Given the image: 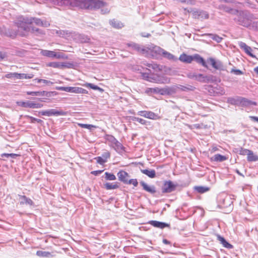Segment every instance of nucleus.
Returning a JSON list of instances; mask_svg holds the SVG:
<instances>
[{
    "instance_id": "obj_1",
    "label": "nucleus",
    "mask_w": 258,
    "mask_h": 258,
    "mask_svg": "<svg viewBox=\"0 0 258 258\" xmlns=\"http://www.w3.org/2000/svg\"><path fill=\"white\" fill-rule=\"evenodd\" d=\"M58 6L68 5L79 7L91 11L100 10L101 15H107L110 10L107 3L101 0H43Z\"/></svg>"
},
{
    "instance_id": "obj_2",
    "label": "nucleus",
    "mask_w": 258,
    "mask_h": 258,
    "mask_svg": "<svg viewBox=\"0 0 258 258\" xmlns=\"http://www.w3.org/2000/svg\"><path fill=\"white\" fill-rule=\"evenodd\" d=\"M38 26L47 27L50 25L49 23L46 21H42L40 19L34 17H18L15 23L18 27L19 30H23L21 34L22 36H26L29 33L36 35L44 34L43 31L33 26V23Z\"/></svg>"
},
{
    "instance_id": "obj_3",
    "label": "nucleus",
    "mask_w": 258,
    "mask_h": 258,
    "mask_svg": "<svg viewBox=\"0 0 258 258\" xmlns=\"http://www.w3.org/2000/svg\"><path fill=\"white\" fill-rule=\"evenodd\" d=\"M251 17H235L234 21L238 24L244 27H248L252 26L258 28V22H253L251 19Z\"/></svg>"
},
{
    "instance_id": "obj_4",
    "label": "nucleus",
    "mask_w": 258,
    "mask_h": 258,
    "mask_svg": "<svg viewBox=\"0 0 258 258\" xmlns=\"http://www.w3.org/2000/svg\"><path fill=\"white\" fill-rule=\"evenodd\" d=\"M178 185L177 183L171 180H165L161 187L162 192L163 194L171 193L175 190Z\"/></svg>"
},
{
    "instance_id": "obj_5",
    "label": "nucleus",
    "mask_w": 258,
    "mask_h": 258,
    "mask_svg": "<svg viewBox=\"0 0 258 258\" xmlns=\"http://www.w3.org/2000/svg\"><path fill=\"white\" fill-rule=\"evenodd\" d=\"M40 54L44 56L48 57L56 58H66L67 57L65 54L62 52L57 53L54 51L48 50H41Z\"/></svg>"
},
{
    "instance_id": "obj_6",
    "label": "nucleus",
    "mask_w": 258,
    "mask_h": 258,
    "mask_svg": "<svg viewBox=\"0 0 258 258\" xmlns=\"http://www.w3.org/2000/svg\"><path fill=\"white\" fill-rule=\"evenodd\" d=\"M39 113L41 115H46L48 116L65 115L67 114L66 112L62 110H56L54 109L41 111L39 112Z\"/></svg>"
},
{
    "instance_id": "obj_7",
    "label": "nucleus",
    "mask_w": 258,
    "mask_h": 258,
    "mask_svg": "<svg viewBox=\"0 0 258 258\" xmlns=\"http://www.w3.org/2000/svg\"><path fill=\"white\" fill-rule=\"evenodd\" d=\"M18 104L23 107H29L30 108H40L43 107V104L31 101H21L18 102Z\"/></svg>"
},
{
    "instance_id": "obj_8",
    "label": "nucleus",
    "mask_w": 258,
    "mask_h": 258,
    "mask_svg": "<svg viewBox=\"0 0 258 258\" xmlns=\"http://www.w3.org/2000/svg\"><path fill=\"white\" fill-rule=\"evenodd\" d=\"M196 81L204 83L213 82L216 81V77L211 75L205 76L201 74H198Z\"/></svg>"
},
{
    "instance_id": "obj_9",
    "label": "nucleus",
    "mask_w": 258,
    "mask_h": 258,
    "mask_svg": "<svg viewBox=\"0 0 258 258\" xmlns=\"http://www.w3.org/2000/svg\"><path fill=\"white\" fill-rule=\"evenodd\" d=\"M184 15H192L195 16H208V14H202V12L196 9L190 8L189 9L187 10L186 9H184Z\"/></svg>"
},
{
    "instance_id": "obj_10",
    "label": "nucleus",
    "mask_w": 258,
    "mask_h": 258,
    "mask_svg": "<svg viewBox=\"0 0 258 258\" xmlns=\"http://www.w3.org/2000/svg\"><path fill=\"white\" fill-rule=\"evenodd\" d=\"M138 114L151 119L158 118V115L150 111H140L138 112Z\"/></svg>"
},
{
    "instance_id": "obj_11",
    "label": "nucleus",
    "mask_w": 258,
    "mask_h": 258,
    "mask_svg": "<svg viewBox=\"0 0 258 258\" xmlns=\"http://www.w3.org/2000/svg\"><path fill=\"white\" fill-rule=\"evenodd\" d=\"M148 224L151 225L154 227L160 229H164L165 227H170V224L155 220H151L148 222Z\"/></svg>"
},
{
    "instance_id": "obj_12",
    "label": "nucleus",
    "mask_w": 258,
    "mask_h": 258,
    "mask_svg": "<svg viewBox=\"0 0 258 258\" xmlns=\"http://www.w3.org/2000/svg\"><path fill=\"white\" fill-rule=\"evenodd\" d=\"M128 46L131 47L133 50L137 51L138 52H140L142 54H145L147 52L146 49L143 47L141 46L139 44L132 42L127 44Z\"/></svg>"
},
{
    "instance_id": "obj_13",
    "label": "nucleus",
    "mask_w": 258,
    "mask_h": 258,
    "mask_svg": "<svg viewBox=\"0 0 258 258\" xmlns=\"http://www.w3.org/2000/svg\"><path fill=\"white\" fill-rule=\"evenodd\" d=\"M212 66L216 70H224L223 64L220 61L216 60L213 58H210L209 60Z\"/></svg>"
},
{
    "instance_id": "obj_14",
    "label": "nucleus",
    "mask_w": 258,
    "mask_h": 258,
    "mask_svg": "<svg viewBox=\"0 0 258 258\" xmlns=\"http://www.w3.org/2000/svg\"><path fill=\"white\" fill-rule=\"evenodd\" d=\"M117 176L119 181L126 184L130 175L125 171L120 170L117 173Z\"/></svg>"
},
{
    "instance_id": "obj_15",
    "label": "nucleus",
    "mask_w": 258,
    "mask_h": 258,
    "mask_svg": "<svg viewBox=\"0 0 258 258\" xmlns=\"http://www.w3.org/2000/svg\"><path fill=\"white\" fill-rule=\"evenodd\" d=\"M140 184L143 187V188L145 191L151 194H154L156 192V187L154 185H148L146 182L143 181L140 182Z\"/></svg>"
},
{
    "instance_id": "obj_16",
    "label": "nucleus",
    "mask_w": 258,
    "mask_h": 258,
    "mask_svg": "<svg viewBox=\"0 0 258 258\" xmlns=\"http://www.w3.org/2000/svg\"><path fill=\"white\" fill-rule=\"evenodd\" d=\"M239 46L242 49L244 50L245 53L248 55L251 56L252 57H255V56L251 53V48L250 47L247 45L244 42H238Z\"/></svg>"
},
{
    "instance_id": "obj_17",
    "label": "nucleus",
    "mask_w": 258,
    "mask_h": 258,
    "mask_svg": "<svg viewBox=\"0 0 258 258\" xmlns=\"http://www.w3.org/2000/svg\"><path fill=\"white\" fill-rule=\"evenodd\" d=\"M251 105H256V102L251 101L246 98L240 97L239 105H241L242 106H248Z\"/></svg>"
},
{
    "instance_id": "obj_18",
    "label": "nucleus",
    "mask_w": 258,
    "mask_h": 258,
    "mask_svg": "<svg viewBox=\"0 0 258 258\" xmlns=\"http://www.w3.org/2000/svg\"><path fill=\"white\" fill-rule=\"evenodd\" d=\"M19 197L20 204V205H29L30 206H32L33 205L34 203L31 199L27 198L25 196L18 195Z\"/></svg>"
},
{
    "instance_id": "obj_19",
    "label": "nucleus",
    "mask_w": 258,
    "mask_h": 258,
    "mask_svg": "<svg viewBox=\"0 0 258 258\" xmlns=\"http://www.w3.org/2000/svg\"><path fill=\"white\" fill-rule=\"evenodd\" d=\"M178 59L181 62L186 63H190L192 61V55H188L184 53H182Z\"/></svg>"
},
{
    "instance_id": "obj_20",
    "label": "nucleus",
    "mask_w": 258,
    "mask_h": 258,
    "mask_svg": "<svg viewBox=\"0 0 258 258\" xmlns=\"http://www.w3.org/2000/svg\"><path fill=\"white\" fill-rule=\"evenodd\" d=\"M192 61L195 60L198 63L201 64L203 67L208 68L206 62L204 59L201 57L199 54H196L192 56Z\"/></svg>"
},
{
    "instance_id": "obj_21",
    "label": "nucleus",
    "mask_w": 258,
    "mask_h": 258,
    "mask_svg": "<svg viewBox=\"0 0 258 258\" xmlns=\"http://www.w3.org/2000/svg\"><path fill=\"white\" fill-rule=\"evenodd\" d=\"M217 238L224 247L228 249H231L233 247L232 245L228 242L224 237L220 235H218Z\"/></svg>"
},
{
    "instance_id": "obj_22",
    "label": "nucleus",
    "mask_w": 258,
    "mask_h": 258,
    "mask_svg": "<svg viewBox=\"0 0 258 258\" xmlns=\"http://www.w3.org/2000/svg\"><path fill=\"white\" fill-rule=\"evenodd\" d=\"M76 36V38L81 43H87L90 40V38L88 36L83 34H77Z\"/></svg>"
},
{
    "instance_id": "obj_23",
    "label": "nucleus",
    "mask_w": 258,
    "mask_h": 258,
    "mask_svg": "<svg viewBox=\"0 0 258 258\" xmlns=\"http://www.w3.org/2000/svg\"><path fill=\"white\" fill-rule=\"evenodd\" d=\"M110 24L114 28L116 29H120L123 27V24L121 22L116 20L115 19H113L112 20L110 21Z\"/></svg>"
},
{
    "instance_id": "obj_24",
    "label": "nucleus",
    "mask_w": 258,
    "mask_h": 258,
    "mask_svg": "<svg viewBox=\"0 0 258 258\" xmlns=\"http://www.w3.org/2000/svg\"><path fill=\"white\" fill-rule=\"evenodd\" d=\"M2 33H4L6 36L13 38L15 37L17 35L16 31L11 29L2 30Z\"/></svg>"
},
{
    "instance_id": "obj_25",
    "label": "nucleus",
    "mask_w": 258,
    "mask_h": 258,
    "mask_svg": "<svg viewBox=\"0 0 258 258\" xmlns=\"http://www.w3.org/2000/svg\"><path fill=\"white\" fill-rule=\"evenodd\" d=\"M112 146L118 153H121L124 151V147L118 141H117L114 144H113Z\"/></svg>"
},
{
    "instance_id": "obj_26",
    "label": "nucleus",
    "mask_w": 258,
    "mask_h": 258,
    "mask_svg": "<svg viewBox=\"0 0 258 258\" xmlns=\"http://www.w3.org/2000/svg\"><path fill=\"white\" fill-rule=\"evenodd\" d=\"M141 171L150 178H154L156 176V172L154 170L141 169Z\"/></svg>"
},
{
    "instance_id": "obj_27",
    "label": "nucleus",
    "mask_w": 258,
    "mask_h": 258,
    "mask_svg": "<svg viewBox=\"0 0 258 258\" xmlns=\"http://www.w3.org/2000/svg\"><path fill=\"white\" fill-rule=\"evenodd\" d=\"M247 160L249 162L257 161H258V156L255 155L251 150H250L247 156Z\"/></svg>"
},
{
    "instance_id": "obj_28",
    "label": "nucleus",
    "mask_w": 258,
    "mask_h": 258,
    "mask_svg": "<svg viewBox=\"0 0 258 258\" xmlns=\"http://www.w3.org/2000/svg\"><path fill=\"white\" fill-rule=\"evenodd\" d=\"M104 186L107 190L115 189L119 187L117 183L106 182L104 184Z\"/></svg>"
},
{
    "instance_id": "obj_29",
    "label": "nucleus",
    "mask_w": 258,
    "mask_h": 258,
    "mask_svg": "<svg viewBox=\"0 0 258 258\" xmlns=\"http://www.w3.org/2000/svg\"><path fill=\"white\" fill-rule=\"evenodd\" d=\"M227 159V158L225 156L219 154H215L212 158V160L216 162H223Z\"/></svg>"
},
{
    "instance_id": "obj_30",
    "label": "nucleus",
    "mask_w": 258,
    "mask_h": 258,
    "mask_svg": "<svg viewBox=\"0 0 258 258\" xmlns=\"http://www.w3.org/2000/svg\"><path fill=\"white\" fill-rule=\"evenodd\" d=\"M162 55L167 58L169 60H171L173 61H176L178 59L177 57H176L174 55H173L172 54L165 51L164 50V52H163Z\"/></svg>"
},
{
    "instance_id": "obj_31",
    "label": "nucleus",
    "mask_w": 258,
    "mask_h": 258,
    "mask_svg": "<svg viewBox=\"0 0 258 258\" xmlns=\"http://www.w3.org/2000/svg\"><path fill=\"white\" fill-rule=\"evenodd\" d=\"M239 96H237L235 98L229 97L227 99V102L232 105H239Z\"/></svg>"
},
{
    "instance_id": "obj_32",
    "label": "nucleus",
    "mask_w": 258,
    "mask_h": 258,
    "mask_svg": "<svg viewBox=\"0 0 258 258\" xmlns=\"http://www.w3.org/2000/svg\"><path fill=\"white\" fill-rule=\"evenodd\" d=\"M72 93L78 94H88V92L87 90L82 88L78 87H73Z\"/></svg>"
},
{
    "instance_id": "obj_33",
    "label": "nucleus",
    "mask_w": 258,
    "mask_h": 258,
    "mask_svg": "<svg viewBox=\"0 0 258 258\" xmlns=\"http://www.w3.org/2000/svg\"><path fill=\"white\" fill-rule=\"evenodd\" d=\"M194 189L199 193L203 194L209 190L210 188L208 187L202 186H196Z\"/></svg>"
},
{
    "instance_id": "obj_34",
    "label": "nucleus",
    "mask_w": 258,
    "mask_h": 258,
    "mask_svg": "<svg viewBox=\"0 0 258 258\" xmlns=\"http://www.w3.org/2000/svg\"><path fill=\"white\" fill-rule=\"evenodd\" d=\"M47 92L43 91H29L27 92V94L32 96H45L47 94Z\"/></svg>"
},
{
    "instance_id": "obj_35",
    "label": "nucleus",
    "mask_w": 258,
    "mask_h": 258,
    "mask_svg": "<svg viewBox=\"0 0 258 258\" xmlns=\"http://www.w3.org/2000/svg\"><path fill=\"white\" fill-rule=\"evenodd\" d=\"M47 67H52L53 68L62 69V63L57 62H51L46 64Z\"/></svg>"
},
{
    "instance_id": "obj_36",
    "label": "nucleus",
    "mask_w": 258,
    "mask_h": 258,
    "mask_svg": "<svg viewBox=\"0 0 258 258\" xmlns=\"http://www.w3.org/2000/svg\"><path fill=\"white\" fill-rule=\"evenodd\" d=\"M105 179L107 180H114L116 179V176L113 173L106 172L105 173Z\"/></svg>"
},
{
    "instance_id": "obj_37",
    "label": "nucleus",
    "mask_w": 258,
    "mask_h": 258,
    "mask_svg": "<svg viewBox=\"0 0 258 258\" xmlns=\"http://www.w3.org/2000/svg\"><path fill=\"white\" fill-rule=\"evenodd\" d=\"M36 255L40 257H49L51 253L48 251L38 250L36 252Z\"/></svg>"
},
{
    "instance_id": "obj_38",
    "label": "nucleus",
    "mask_w": 258,
    "mask_h": 258,
    "mask_svg": "<svg viewBox=\"0 0 258 258\" xmlns=\"http://www.w3.org/2000/svg\"><path fill=\"white\" fill-rule=\"evenodd\" d=\"M178 88L183 91H188L194 90V87L190 85H188L187 86L179 85V87H178Z\"/></svg>"
},
{
    "instance_id": "obj_39",
    "label": "nucleus",
    "mask_w": 258,
    "mask_h": 258,
    "mask_svg": "<svg viewBox=\"0 0 258 258\" xmlns=\"http://www.w3.org/2000/svg\"><path fill=\"white\" fill-rule=\"evenodd\" d=\"M73 87H57L56 89L60 91H63L67 92H73Z\"/></svg>"
},
{
    "instance_id": "obj_40",
    "label": "nucleus",
    "mask_w": 258,
    "mask_h": 258,
    "mask_svg": "<svg viewBox=\"0 0 258 258\" xmlns=\"http://www.w3.org/2000/svg\"><path fill=\"white\" fill-rule=\"evenodd\" d=\"M85 86L87 87H90V88L95 90H99L100 92H102L103 90L101 89V88L99 87L98 86L91 83H87L85 85Z\"/></svg>"
},
{
    "instance_id": "obj_41",
    "label": "nucleus",
    "mask_w": 258,
    "mask_h": 258,
    "mask_svg": "<svg viewBox=\"0 0 258 258\" xmlns=\"http://www.w3.org/2000/svg\"><path fill=\"white\" fill-rule=\"evenodd\" d=\"M105 139L109 142L111 145L114 144L117 140L114 138V136L110 135H106L105 136Z\"/></svg>"
},
{
    "instance_id": "obj_42",
    "label": "nucleus",
    "mask_w": 258,
    "mask_h": 258,
    "mask_svg": "<svg viewBox=\"0 0 258 258\" xmlns=\"http://www.w3.org/2000/svg\"><path fill=\"white\" fill-rule=\"evenodd\" d=\"M208 35L213 40L216 41L218 43L221 42L222 40V38L217 34H209Z\"/></svg>"
},
{
    "instance_id": "obj_43",
    "label": "nucleus",
    "mask_w": 258,
    "mask_h": 258,
    "mask_svg": "<svg viewBox=\"0 0 258 258\" xmlns=\"http://www.w3.org/2000/svg\"><path fill=\"white\" fill-rule=\"evenodd\" d=\"M132 120L133 121H137L140 122L142 124H147V123L148 122L147 121L145 120L144 119L140 118L137 117L133 116L132 117Z\"/></svg>"
},
{
    "instance_id": "obj_44",
    "label": "nucleus",
    "mask_w": 258,
    "mask_h": 258,
    "mask_svg": "<svg viewBox=\"0 0 258 258\" xmlns=\"http://www.w3.org/2000/svg\"><path fill=\"white\" fill-rule=\"evenodd\" d=\"M78 125L82 128H87L89 130H92L93 128H96V126L92 124H84V123H78Z\"/></svg>"
},
{
    "instance_id": "obj_45",
    "label": "nucleus",
    "mask_w": 258,
    "mask_h": 258,
    "mask_svg": "<svg viewBox=\"0 0 258 258\" xmlns=\"http://www.w3.org/2000/svg\"><path fill=\"white\" fill-rule=\"evenodd\" d=\"M198 74L195 72H191L187 73L186 74V76L190 79H194L195 80H196V78L198 77Z\"/></svg>"
},
{
    "instance_id": "obj_46",
    "label": "nucleus",
    "mask_w": 258,
    "mask_h": 258,
    "mask_svg": "<svg viewBox=\"0 0 258 258\" xmlns=\"http://www.w3.org/2000/svg\"><path fill=\"white\" fill-rule=\"evenodd\" d=\"M153 50L155 51L156 53L159 54H163V52H164V50L160 47L158 46H155L153 47Z\"/></svg>"
},
{
    "instance_id": "obj_47",
    "label": "nucleus",
    "mask_w": 258,
    "mask_h": 258,
    "mask_svg": "<svg viewBox=\"0 0 258 258\" xmlns=\"http://www.w3.org/2000/svg\"><path fill=\"white\" fill-rule=\"evenodd\" d=\"M149 68H152L155 70H160V66L156 63H148L146 64Z\"/></svg>"
},
{
    "instance_id": "obj_48",
    "label": "nucleus",
    "mask_w": 258,
    "mask_h": 258,
    "mask_svg": "<svg viewBox=\"0 0 258 258\" xmlns=\"http://www.w3.org/2000/svg\"><path fill=\"white\" fill-rule=\"evenodd\" d=\"M17 73H10L5 75V77L8 79H17Z\"/></svg>"
},
{
    "instance_id": "obj_49",
    "label": "nucleus",
    "mask_w": 258,
    "mask_h": 258,
    "mask_svg": "<svg viewBox=\"0 0 258 258\" xmlns=\"http://www.w3.org/2000/svg\"><path fill=\"white\" fill-rule=\"evenodd\" d=\"M249 151H250L249 150L241 148L239 150V154L241 155H247V156L249 153Z\"/></svg>"
},
{
    "instance_id": "obj_50",
    "label": "nucleus",
    "mask_w": 258,
    "mask_h": 258,
    "mask_svg": "<svg viewBox=\"0 0 258 258\" xmlns=\"http://www.w3.org/2000/svg\"><path fill=\"white\" fill-rule=\"evenodd\" d=\"M101 157H102L103 159H105L106 162L107 159L110 157V154L108 151L104 152L102 154Z\"/></svg>"
},
{
    "instance_id": "obj_51",
    "label": "nucleus",
    "mask_w": 258,
    "mask_h": 258,
    "mask_svg": "<svg viewBox=\"0 0 258 258\" xmlns=\"http://www.w3.org/2000/svg\"><path fill=\"white\" fill-rule=\"evenodd\" d=\"M97 161V162L100 164L103 165L105 163H106V161H105V159H103L102 157H97L94 158Z\"/></svg>"
},
{
    "instance_id": "obj_52",
    "label": "nucleus",
    "mask_w": 258,
    "mask_h": 258,
    "mask_svg": "<svg viewBox=\"0 0 258 258\" xmlns=\"http://www.w3.org/2000/svg\"><path fill=\"white\" fill-rule=\"evenodd\" d=\"M128 184H133L134 186H137L138 184V182L136 179H132L130 180H128L127 183Z\"/></svg>"
},
{
    "instance_id": "obj_53",
    "label": "nucleus",
    "mask_w": 258,
    "mask_h": 258,
    "mask_svg": "<svg viewBox=\"0 0 258 258\" xmlns=\"http://www.w3.org/2000/svg\"><path fill=\"white\" fill-rule=\"evenodd\" d=\"M150 90H151V93H160L162 94V90L159 89V88H151L150 89Z\"/></svg>"
},
{
    "instance_id": "obj_54",
    "label": "nucleus",
    "mask_w": 258,
    "mask_h": 258,
    "mask_svg": "<svg viewBox=\"0 0 258 258\" xmlns=\"http://www.w3.org/2000/svg\"><path fill=\"white\" fill-rule=\"evenodd\" d=\"M236 75H240L243 74V72L240 70L232 69L230 72Z\"/></svg>"
},
{
    "instance_id": "obj_55",
    "label": "nucleus",
    "mask_w": 258,
    "mask_h": 258,
    "mask_svg": "<svg viewBox=\"0 0 258 258\" xmlns=\"http://www.w3.org/2000/svg\"><path fill=\"white\" fill-rule=\"evenodd\" d=\"M62 69H63V68H72L74 67L73 63L70 62H62Z\"/></svg>"
},
{
    "instance_id": "obj_56",
    "label": "nucleus",
    "mask_w": 258,
    "mask_h": 258,
    "mask_svg": "<svg viewBox=\"0 0 258 258\" xmlns=\"http://www.w3.org/2000/svg\"><path fill=\"white\" fill-rule=\"evenodd\" d=\"M28 117L30 119L31 122H32V123H34L35 121L37 122L38 123H41L42 122V120H41L40 119L36 118L32 116H28Z\"/></svg>"
},
{
    "instance_id": "obj_57",
    "label": "nucleus",
    "mask_w": 258,
    "mask_h": 258,
    "mask_svg": "<svg viewBox=\"0 0 258 258\" xmlns=\"http://www.w3.org/2000/svg\"><path fill=\"white\" fill-rule=\"evenodd\" d=\"M17 79H26V74H19L17 73Z\"/></svg>"
},
{
    "instance_id": "obj_58",
    "label": "nucleus",
    "mask_w": 258,
    "mask_h": 258,
    "mask_svg": "<svg viewBox=\"0 0 258 258\" xmlns=\"http://www.w3.org/2000/svg\"><path fill=\"white\" fill-rule=\"evenodd\" d=\"M184 3H186L190 5H195L196 4L195 0H185V2Z\"/></svg>"
},
{
    "instance_id": "obj_59",
    "label": "nucleus",
    "mask_w": 258,
    "mask_h": 258,
    "mask_svg": "<svg viewBox=\"0 0 258 258\" xmlns=\"http://www.w3.org/2000/svg\"><path fill=\"white\" fill-rule=\"evenodd\" d=\"M103 171V170H96L92 171L91 173L94 175L97 176L101 173Z\"/></svg>"
},
{
    "instance_id": "obj_60",
    "label": "nucleus",
    "mask_w": 258,
    "mask_h": 258,
    "mask_svg": "<svg viewBox=\"0 0 258 258\" xmlns=\"http://www.w3.org/2000/svg\"><path fill=\"white\" fill-rule=\"evenodd\" d=\"M56 34H57L58 35H64L65 34H68L67 32H66L64 31H56Z\"/></svg>"
},
{
    "instance_id": "obj_61",
    "label": "nucleus",
    "mask_w": 258,
    "mask_h": 258,
    "mask_svg": "<svg viewBox=\"0 0 258 258\" xmlns=\"http://www.w3.org/2000/svg\"><path fill=\"white\" fill-rule=\"evenodd\" d=\"M6 57L5 53L0 52V60L4 59Z\"/></svg>"
},
{
    "instance_id": "obj_62",
    "label": "nucleus",
    "mask_w": 258,
    "mask_h": 258,
    "mask_svg": "<svg viewBox=\"0 0 258 258\" xmlns=\"http://www.w3.org/2000/svg\"><path fill=\"white\" fill-rule=\"evenodd\" d=\"M41 83H43L46 84H51L52 83L50 81H48V80H44V79H41Z\"/></svg>"
},
{
    "instance_id": "obj_63",
    "label": "nucleus",
    "mask_w": 258,
    "mask_h": 258,
    "mask_svg": "<svg viewBox=\"0 0 258 258\" xmlns=\"http://www.w3.org/2000/svg\"><path fill=\"white\" fill-rule=\"evenodd\" d=\"M19 155L14 153H11L10 154V157H11L12 158H15L16 157L18 156Z\"/></svg>"
},
{
    "instance_id": "obj_64",
    "label": "nucleus",
    "mask_w": 258,
    "mask_h": 258,
    "mask_svg": "<svg viewBox=\"0 0 258 258\" xmlns=\"http://www.w3.org/2000/svg\"><path fill=\"white\" fill-rule=\"evenodd\" d=\"M163 242L165 244H171L170 242L166 239H164L163 240Z\"/></svg>"
}]
</instances>
